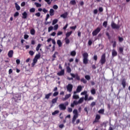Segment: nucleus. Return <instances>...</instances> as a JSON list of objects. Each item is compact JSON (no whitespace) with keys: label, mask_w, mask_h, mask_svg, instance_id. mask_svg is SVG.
<instances>
[{"label":"nucleus","mask_w":130,"mask_h":130,"mask_svg":"<svg viewBox=\"0 0 130 130\" xmlns=\"http://www.w3.org/2000/svg\"><path fill=\"white\" fill-rule=\"evenodd\" d=\"M100 62L101 64H104L106 62V54L105 53L101 56Z\"/></svg>","instance_id":"obj_3"},{"label":"nucleus","mask_w":130,"mask_h":130,"mask_svg":"<svg viewBox=\"0 0 130 130\" xmlns=\"http://www.w3.org/2000/svg\"><path fill=\"white\" fill-rule=\"evenodd\" d=\"M53 9H54V10H57V9H58V6H57L56 5H55L53 6Z\"/></svg>","instance_id":"obj_50"},{"label":"nucleus","mask_w":130,"mask_h":130,"mask_svg":"<svg viewBox=\"0 0 130 130\" xmlns=\"http://www.w3.org/2000/svg\"><path fill=\"white\" fill-rule=\"evenodd\" d=\"M85 78L87 81H90V80H91V77L90 76V75H85Z\"/></svg>","instance_id":"obj_28"},{"label":"nucleus","mask_w":130,"mask_h":130,"mask_svg":"<svg viewBox=\"0 0 130 130\" xmlns=\"http://www.w3.org/2000/svg\"><path fill=\"white\" fill-rule=\"evenodd\" d=\"M67 73H69L72 72V69H71V68H70V67H67Z\"/></svg>","instance_id":"obj_34"},{"label":"nucleus","mask_w":130,"mask_h":130,"mask_svg":"<svg viewBox=\"0 0 130 130\" xmlns=\"http://www.w3.org/2000/svg\"><path fill=\"white\" fill-rule=\"evenodd\" d=\"M119 52L121 54H123V47H119Z\"/></svg>","instance_id":"obj_21"},{"label":"nucleus","mask_w":130,"mask_h":130,"mask_svg":"<svg viewBox=\"0 0 130 130\" xmlns=\"http://www.w3.org/2000/svg\"><path fill=\"white\" fill-rule=\"evenodd\" d=\"M100 31H101V28H100V27H97L94 31H92V34L93 36H96V35H98Z\"/></svg>","instance_id":"obj_4"},{"label":"nucleus","mask_w":130,"mask_h":130,"mask_svg":"<svg viewBox=\"0 0 130 130\" xmlns=\"http://www.w3.org/2000/svg\"><path fill=\"white\" fill-rule=\"evenodd\" d=\"M83 56V63L84 64H88V62L89 60L88 58L89 57V54L87 52L83 53L82 54Z\"/></svg>","instance_id":"obj_1"},{"label":"nucleus","mask_w":130,"mask_h":130,"mask_svg":"<svg viewBox=\"0 0 130 130\" xmlns=\"http://www.w3.org/2000/svg\"><path fill=\"white\" fill-rule=\"evenodd\" d=\"M14 17H18V16H19V12H16L15 14H14Z\"/></svg>","instance_id":"obj_63"},{"label":"nucleus","mask_w":130,"mask_h":130,"mask_svg":"<svg viewBox=\"0 0 130 130\" xmlns=\"http://www.w3.org/2000/svg\"><path fill=\"white\" fill-rule=\"evenodd\" d=\"M83 102H84V98H81L78 101V103L81 104Z\"/></svg>","instance_id":"obj_33"},{"label":"nucleus","mask_w":130,"mask_h":130,"mask_svg":"<svg viewBox=\"0 0 130 130\" xmlns=\"http://www.w3.org/2000/svg\"><path fill=\"white\" fill-rule=\"evenodd\" d=\"M122 85L123 86V87H125V86H126V82H125V80L124 79H123L122 80Z\"/></svg>","instance_id":"obj_27"},{"label":"nucleus","mask_w":130,"mask_h":130,"mask_svg":"<svg viewBox=\"0 0 130 130\" xmlns=\"http://www.w3.org/2000/svg\"><path fill=\"white\" fill-rule=\"evenodd\" d=\"M22 96L20 94H16V96L13 98L15 102H18V100H21Z\"/></svg>","instance_id":"obj_7"},{"label":"nucleus","mask_w":130,"mask_h":130,"mask_svg":"<svg viewBox=\"0 0 130 130\" xmlns=\"http://www.w3.org/2000/svg\"><path fill=\"white\" fill-rule=\"evenodd\" d=\"M50 15L53 16L54 15V10L52 9H51L49 11Z\"/></svg>","instance_id":"obj_23"},{"label":"nucleus","mask_w":130,"mask_h":130,"mask_svg":"<svg viewBox=\"0 0 130 130\" xmlns=\"http://www.w3.org/2000/svg\"><path fill=\"white\" fill-rule=\"evenodd\" d=\"M58 107L60 110H66V105H64V104H60L59 105Z\"/></svg>","instance_id":"obj_12"},{"label":"nucleus","mask_w":130,"mask_h":130,"mask_svg":"<svg viewBox=\"0 0 130 130\" xmlns=\"http://www.w3.org/2000/svg\"><path fill=\"white\" fill-rule=\"evenodd\" d=\"M57 22H58L57 19L53 20L52 21V25H55V24H56V23H57Z\"/></svg>","instance_id":"obj_41"},{"label":"nucleus","mask_w":130,"mask_h":130,"mask_svg":"<svg viewBox=\"0 0 130 130\" xmlns=\"http://www.w3.org/2000/svg\"><path fill=\"white\" fill-rule=\"evenodd\" d=\"M52 95V92H50L48 94H46L45 96V99H47V100H48V99L50 98V96H51Z\"/></svg>","instance_id":"obj_14"},{"label":"nucleus","mask_w":130,"mask_h":130,"mask_svg":"<svg viewBox=\"0 0 130 130\" xmlns=\"http://www.w3.org/2000/svg\"><path fill=\"white\" fill-rule=\"evenodd\" d=\"M35 5L36 6V7L37 8H40V7H41V4H39V3H35Z\"/></svg>","instance_id":"obj_46"},{"label":"nucleus","mask_w":130,"mask_h":130,"mask_svg":"<svg viewBox=\"0 0 130 130\" xmlns=\"http://www.w3.org/2000/svg\"><path fill=\"white\" fill-rule=\"evenodd\" d=\"M118 38L119 42H122L123 41V38L118 37Z\"/></svg>","instance_id":"obj_38"},{"label":"nucleus","mask_w":130,"mask_h":130,"mask_svg":"<svg viewBox=\"0 0 130 130\" xmlns=\"http://www.w3.org/2000/svg\"><path fill=\"white\" fill-rule=\"evenodd\" d=\"M70 75L72 77V78H76L77 81H80V76H79V74H76V75H75L73 73H70Z\"/></svg>","instance_id":"obj_8"},{"label":"nucleus","mask_w":130,"mask_h":130,"mask_svg":"<svg viewBox=\"0 0 130 130\" xmlns=\"http://www.w3.org/2000/svg\"><path fill=\"white\" fill-rule=\"evenodd\" d=\"M41 57V55H40V53L39 52L38 54L36 55L35 56V58L37 59V60L39 59Z\"/></svg>","instance_id":"obj_24"},{"label":"nucleus","mask_w":130,"mask_h":130,"mask_svg":"<svg viewBox=\"0 0 130 130\" xmlns=\"http://www.w3.org/2000/svg\"><path fill=\"white\" fill-rule=\"evenodd\" d=\"M101 118V116L99 114H96L94 120L93 121L92 123H96L99 122V120Z\"/></svg>","instance_id":"obj_6"},{"label":"nucleus","mask_w":130,"mask_h":130,"mask_svg":"<svg viewBox=\"0 0 130 130\" xmlns=\"http://www.w3.org/2000/svg\"><path fill=\"white\" fill-rule=\"evenodd\" d=\"M58 113H59V111L56 110L52 113V115H55L56 114H57Z\"/></svg>","instance_id":"obj_37"},{"label":"nucleus","mask_w":130,"mask_h":130,"mask_svg":"<svg viewBox=\"0 0 130 130\" xmlns=\"http://www.w3.org/2000/svg\"><path fill=\"white\" fill-rule=\"evenodd\" d=\"M79 98H80L79 97V95H78L74 94L73 96V99H79Z\"/></svg>","instance_id":"obj_39"},{"label":"nucleus","mask_w":130,"mask_h":130,"mask_svg":"<svg viewBox=\"0 0 130 130\" xmlns=\"http://www.w3.org/2000/svg\"><path fill=\"white\" fill-rule=\"evenodd\" d=\"M66 44H70V40L67 38H66Z\"/></svg>","instance_id":"obj_48"},{"label":"nucleus","mask_w":130,"mask_h":130,"mask_svg":"<svg viewBox=\"0 0 130 130\" xmlns=\"http://www.w3.org/2000/svg\"><path fill=\"white\" fill-rule=\"evenodd\" d=\"M99 11L100 13H102V12H103V8L99 7Z\"/></svg>","instance_id":"obj_53"},{"label":"nucleus","mask_w":130,"mask_h":130,"mask_svg":"<svg viewBox=\"0 0 130 130\" xmlns=\"http://www.w3.org/2000/svg\"><path fill=\"white\" fill-rule=\"evenodd\" d=\"M112 29H117V30L120 28V26L117 25L115 23L112 22L111 24Z\"/></svg>","instance_id":"obj_5"},{"label":"nucleus","mask_w":130,"mask_h":130,"mask_svg":"<svg viewBox=\"0 0 130 130\" xmlns=\"http://www.w3.org/2000/svg\"><path fill=\"white\" fill-rule=\"evenodd\" d=\"M70 97H71V94H67L66 95V99H68Z\"/></svg>","instance_id":"obj_60"},{"label":"nucleus","mask_w":130,"mask_h":130,"mask_svg":"<svg viewBox=\"0 0 130 130\" xmlns=\"http://www.w3.org/2000/svg\"><path fill=\"white\" fill-rule=\"evenodd\" d=\"M117 56V52L115 49H113L112 51V57H114Z\"/></svg>","instance_id":"obj_13"},{"label":"nucleus","mask_w":130,"mask_h":130,"mask_svg":"<svg viewBox=\"0 0 130 130\" xmlns=\"http://www.w3.org/2000/svg\"><path fill=\"white\" fill-rule=\"evenodd\" d=\"M67 91L70 92V93L73 91V85L71 84H68L67 86Z\"/></svg>","instance_id":"obj_10"},{"label":"nucleus","mask_w":130,"mask_h":130,"mask_svg":"<svg viewBox=\"0 0 130 130\" xmlns=\"http://www.w3.org/2000/svg\"><path fill=\"white\" fill-rule=\"evenodd\" d=\"M14 55V51L12 50H10L9 52H8V57L10 58H12V57H13V55Z\"/></svg>","instance_id":"obj_11"},{"label":"nucleus","mask_w":130,"mask_h":130,"mask_svg":"<svg viewBox=\"0 0 130 130\" xmlns=\"http://www.w3.org/2000/svg\"><path fill=\"white\" fill-rule=\"evenodd\" d=\"M103 26L106 28L107 27V21H104L103 23Z\"/></svg>","instance_id":"obj_44"},{"label":"nucleus","mask_w":130,"mask_h":130,"mask_svg":"<svg viewBox=\"0 0 130 130\" xmlns=\"http://www.w3.org/2000/svg\"><path fill=\"white\" fill-rule=\"evenodd\" d=\"M76 4V1L75 0H72L71 1H70V5H72V6H75Z\"/></svg>","instance_id":"obj_32"},{"label":"nucleus","mask_w":130,"mask_h":130,"mask_svg":"<svg viewBox=\"0 0 130 130\" xmlns=\"http://www.w3.org/2000/svg\"><path fill=\"white\" fill-rule=\"evenodd\" d=\"M95 105H96V102H92L91 104H90V106L91 107H94V106H95Z\"/></svg>","instance_id":"obj_42"},{"label":"nucleus","mask_w":130,"mask_h":130,"mask_svg":"<svg viewBox=\"0 0 130 130\" xmlns=\"http://www.w3.org/2000/svg\"><path fill=\"white\" fill-rule=\"evenodd\" d=\"M93 59L95 61H97V59H98V56L97 55H94L93 56Z\"/></svg>","instance_id":"obj_45"},{"label":"nucleus","mask_w":130,"mask_h":130,"mask_svg":"<svg viewBox=\"0 0 130 130\" xmlns=\"http://www.w3.org/2000/svg\"><path fill=\"white\" fill-rule=\"evenodd\" d=\"M113 48H115L116 47V42L114 41L113 44Z\"/></svg>","instance_id":"obj_54"},{"label":"nucleus","mask_w":130,"mask_h":130,"mask_svg":"<svg viewBox=\"0 0 130 130\" xmlns=\"http://www.w3.org/2000/svg\"><path fill=\"white\" fill-rule=\"evenodd\" d=\"M80 81H81V82L83 83V84L87 83V80H86V79H85L84 78H81Z\"/></svg>","instance_id":"obj_35"},{"label":"nucleus","mask_w":130,"mask_h":130,"mask_svg":"<svg viewBox=\"0 0 130 130\" xmlns=\"http://www.w3.org/2000/svg\"><path fill=\"white\" fill-rule=\"evenodd\" d=\"M57 76H63L64 75V70H61V71L58 72L57 73Z\"/></svg>","instance_id":"obj_15"},{"label":"nucleus","mask_w":130,"mask_h":130,"mask_svg":"<svg viewBox=\"0 0 130 130\" xmlns=\"http://www.w3.org/2000/svg\"><path fill=\"white\" fill-rule=\"evenodd\" d=\"M76 91L77 93H80V92L82 91V86L81 85L78 86L77 87Z\"/></svg>","instance_id":"obj_17"},{"label":"nucleus","mask_w":130,"mask_h":130,"mask_svg":"<svg viewBox=\"0 0 130 130\" xmlns=\"http://www.w3.org/2000/svg\"><path fill=\"white\" fill-rule=\"evenodd\" d=\"M29 12L30 13H34V12H35V8H31L29 10Z\"/></svg>","instance_id":"obj_49"},{"label":"nucleus","mask_w":130,"mask_h":130,"mask_svg":"<svg viewBox=\"0 0 130 130\" xmlns=\"http://www.w3.org/2000/svg\"><path fill=\"white\" fill-rule=\"evenodd\" d=\"M57 100H58V97H56L55 99H52V104H54V103H56V102H57Z\"/></svg>","instance_id":"obj_20"},{"label":"nucleus","mask_w":130,"mask_h":130,"mask_svg":"<svg viewBox=\"0 0 130 130\" xmlns=\"http://www.w3.org/2000/svg\"><path fill=\"white\" fill-rule=\"evenodd\" d=\"M76 54H77L76 51H73L71 52V55L72 56H76Z\"/></svg>","instance_id":"obj_30"},{"label":"nucleus","mask_w":130,"mask_h":130,"mask_svg":"<svg viewBox=\"0 0 130 130\" xmlns=\"http://www.w3.org/2000/svg\"><path fill=\"white\" fill-rule=\"evenodd\" d=\"M76 28H77L76 25L70 27V29H72V30H76Z\"/></svg>","instance_id":"obj_55"},{"label":"nucleus","mask_w":130,"mask_h":130,"mask_svg":"<svg viewBox=\"0 0 130 130\" xmlns=\"http://www.w3.org/2000/svg\"><path fill=\"white\" fill-rule=\"evenodd\" d=\"M22 16L23 17H27V12H23V13L22 14Z\"/></svg>","instance_id":"obj_61"},{"label":"nucleus","mask_w":130,"mask_h":130,"mask_svg":"<svg viewBox=\"0 0 130 130\" xmlns=\"http://www.w3.org/2000/svg\"><path fill=\"white\" fill-rule=\"evenodd\" d=\"M24 39H28L29 38V36L27 35H24Z\"/></svg>","instance_id":"obj_59"},{"label":"nucleus","mask_w":130,"mask_h":130,"mask_svg":"<svg viewBox=\"0 0 130 130\" xmlns=\"http://www.w3.org/2000/svg\"><path fill=\"white\" fill-rule=\"evenodd\" d=\"M25 5H26V3L24 2H23L21 3V7H25Z\"/></svg>","instance_id":"obj_62"},{"label":"nucleus","mask_w":130,"mask_h":130,"mask_svg":"<svg viewBox=\"0 0 130 130\" xmlns=\"http://www.w3.org/2000/svg\"><path fill=\"white\" fill-rule=\"evenodd\" d=\"M53 30V26H50L48 27V32H50V31H52Z\"/></svg>","instance_id":"obj_43"},{"label":"nucleus","mask_w":130,"mask_h":130,"mask_svg":"<svg viewBox=\"0 0 130 130\" xmlns=\"http://www.w3.org/2000/svg\"><path fill=\"white\" fill-rule=\"evenodd\" d=\"M57 36L62 35V31H58L57 34Z\"/></svg>","instance_id":"obj_57"},{"label":"nucleus","mask_w":130,"mask_h":130,"mask_svg":"<svg viewBox=\"0 0 130 130\" xmlns=\"http://www.w3.org/2000/svg\"><path fill=\"white\" fill-rule=\"evenodd\" d=\"M104 112H105L104 109H102L98 111V113H100V114H104Z\"/></svg>","instance_id":"obj_25"},{"label":"nucleus","mask_w":130,"mask_h":130,"mask_svg":"<svg viewBox=\"0 0 130 130\" xmlns=\"http://www.w3.org/2000/svg\"><path fill=\"white\" fill-rule=\"evenodd\" d=\"M34 52L33 51H29V54L31 56L34 55Z\"/></svg>","instance_id":"obj_47"},{"label":"nucleus","mask_w":130,"mask_h":130,"mask_svg":"<svg viewBox=\"0 0 130 130\" xmlns=\"http://www.w3.org/2000/svg\"><path fill=\"white\" fill-rule=\"evenodd\" d=\"M68 111L69 112H72V111H73V109L72 108H69L68 109Z\"/></svg>","instance_id":"obj_64"},{"label":"nucleus","mask_w":130,"mask_h":130,"mask_svg":"<svg viewBox=\"0 0 130 130\" xmlns=\"http://www.w3.org/2000/svg\"><path fill=\"white\" fill-rule=\"evenodd\" d=\"M57 29H58V24H56L54 26V30H57Z\"/></svg>","instance_id":"obj_52"},{"label":"nucleus","mask_w":130,"mask_h":130,"mask_svg":"<svg viewBox=\"0 0 130 130\" xmlns=\"http://www.w3.org/2000/svg\"><path fill=\"white\" fill-rule=\"evenodd\" d=\"M57 44L58 45L59 47H61V46H62V43H61V41L60 40L57 41Z\"/></svg>","instance_id":"obj_18"},{"label":"nucleus","mask_w":130,"mask_h":130,"mask_svg":"<svg viewBox=\"0 0 130 130\" xmlns=\"http://www.w3.org/2000/svg\"><path fill=\"white\" fill-rule=\"evenodd\" d=\"M84 111L86 112V114L88 115V108L86 107L84 109Z\"/></svg>","instance_id":"obj_58"},{"label":"nucleus","mask_w":130,"mask_h":130,"mask_svg":"<svg viewBox=\"0 0 130 130\" xmlns=\"http://www.w3.org/2000/svg\"><path fill=\"white\" fill-rule=\"evenodd\" d=\"M46 3H47L48 5H51V2L50 0H44Z\"/></svg>","instance_id":"obj_51"},{"label":"nucleus","mask_w":130,"mask_h":130,"mask_svg":"<svg viewBox=\"0 0 130 130\" xmlns=\"http://www.w3.org/2000/svg\"><path fill=\"white\" fill-rule=\"evenodd\" d=\"M91 100H94V98H93V96H89L88 98L87 96V99L86 100V101H91Z\"/></svg>","instance_id":"obj_31"},{"label":"nucleus","mask_w":130,"mask_h":130,"mask_svg":"<svg viewBox=\"0 0 130 130\" xmlns=\"http://www.w3.org/2000/svg\"><path fill=\"white\" fill-rule=\"evenodd\" d=\"M15 8L17 11H20L21 10V7L17 3H15Z\"/></svg>","instance_id":"obj_22"},{"label":"nucleus","mask_w":130,"mask_h":130,"mask_svg":"<svg viewBox=\"0 0 130 130\" xmlns=\"http://www.w3.org/2000/svg\"><path fill=\"white\" fill-rule=\"evenodd\" d=\"M58 54V53L57 52H55L54 54L52 56L53 58H52V61H54L55 60V58H56V55Z\"/></svg>","instance_id":"obj_16"},{"label":"nucleus","mask_w":130,"mask_h":130,"mask_svg":"<svg viewBox=\"0 0 130 130\" xmlns=\"http://www.w3.org/2000/svg\"><path fill=\"white\" fill-rule=\"evenodd\" d=\"M87 93L88 92L86 90H84V91L81 93V95H85V97H84L85 101H87V99L88 98V94H87Z\"/></svg>","instance_id":"obj_9"},{"label":"nucleus","mask_w":130,"mask_h":130,"mask_svg":"<svg viewBox=\"0 0 130 130\" xmlns=\"http://www.w3.org/2000/svg\"><path fill=\"white\" fill-rule=\"evenodd\" d=\"M16 62L17 64H20V62H21V61H20V59H17L16 60Z\"/></svg>","instance_id":"obj_56"},{"label":"nucleus","mask_w":130,"mask_h":130,"mask_svg":"<svg viewBox=\"0 0 130 130\" xmlns=\"http://www.w3.org/2000/svg\"><path fill=\"white\" fill-rule=\"evenodd\" d=\"M58 95V91H55L53 94V97H56V96H57Z\"/></svg>","instance_id":"obj_40"},{"label":"nucleus","mask_w":130,"mask_h":130,"mask_svg":"<svg viewBox=\"0 0 130 130\" xmlns=\"http://www.w3.org/2000/svg\"><path fill=\"white\" fill-rule=\"evenodd\" d=\"M40 47H41V44H39L38 46L36 47V50L37 51H39V49H40Z\"/></svg>","instance_id":"obj_36"},{"label":"nucleus","mask_w":130,"mask_h":130,"mask_svg":"<svg viewBox=\"0 0 130 130\" xmlns=\"http://www.w3.org/2000/svg\"><path fill=\"white\" fill-rule=\"evenodd\" d=\"M90 92H91L92 95H95L96 94V90H95L94 88L90 90Z\"/></svg>","instance_id":"obj_26"},{"label":"nucleus","mask_w":130,"mask_h":130,"mask_svg":"<svg viewBox=\"0 0 130 130\" xmlns=\"http://www.w3.org/2000/svg\"><path fill=\"white\" fill-rule=\"evenodd\" d=\"M73 114H74L73 117L72 121L73 122H75L76 121V120L77 118H78V115H79V114L78 113V110L74 109L73 110Z\"/></svg>","instance_id":"obj_2"},{"label":"nucleus","mask_w":130,"mask_h":130,"mask_svg":"<svg viewBox=\"0 0 130 130\" xmlns=\"http://www.w3.org/2000/svg\"><path fill=\"white\" fill-rule=\"evenodd\" d=\"M30 33L31 35H35V29H34V28H32L30 31Z\"/></svg>","instance_id":"obj_29"},{"label":"nucleus","mask_w":130,"mask_h":130,"mask_svg":"<svg viewBox=\"0 0 130 130\" xmlns=\"http://www.w3.org/2000/svg\"><path fill=\"white\" fill-rule=\"evenodd\" d=\"M72 34H73V31H72V30L69 32H68L66 34V38H68V37H70V36H71V35H72Z\"/></svg>","instance_id":"obj_19"}]
</instances>
